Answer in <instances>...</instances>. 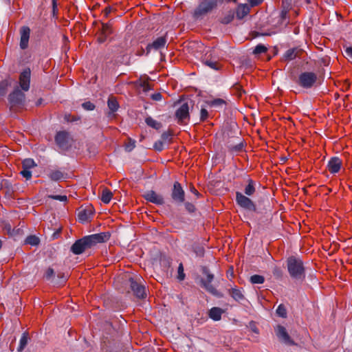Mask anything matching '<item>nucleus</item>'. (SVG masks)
Returning <instances> with one entry per match:
<instances>
[{
	"label": "nucleus",
	"instance_id": "obj_41",
	"mask_svg": "<svg viewBox=\"0 0 352 352\" xmlns=\"http://www.w3.org/2000/svg\"><path fill=\"white\" fill-rule=\"evenodd\" d=\"M82 105L85 109L88 110V111L94 110L95 108V105L90 102H84V103H82Z\"/></svg>",
	"mask_w": 352,
	"mask_h": 352
},
{
	"label": "nucleus",
	"instance_id": "obj_40",
	"mask_svg": "<svg viewBox=\"0 0 352 352\" xmlns=\"http://www.w3.org/2000/svg\"><path fill=\"white\" fill-rule=\"evenodd\" d=\"M208 117V111L204 109V108H201V111H200V120L201 121H204L206 120Z\"/></svg>",
	"mask_w": 352,
	"mask_h": 352
},
{
	"label": "nucleus",
	"instance_id": "obj_5",
	"mask_svg": "<svg viewBox=\"0 0 352 352\" xmlns=\"http://www.w3.org/2000/svg\"><path fill=\"white\" fill-rule=\"evenodd\" d=\"M129 280L134 295L139 298H144L146 296L145 287L138 282V280H140V278L135 280L133 278L129 277Z\"/></svg>",
	"mask_w": 352,
	"mask_h": 352
},
{
	"label": "nucleus",
	"instance_id": "obj_11",
	"mask_svg": "<svg viewBox=\"0 0 352 352\" xmlns=\"http://www.w3.org/2000/svg\"><path fill=\"white\" fill-rule=\"evenodd\" d=\"M171 196L176 202L182 203L184 201V191L181 184L177 182H175L173 184Z\"/></svg>",
	"mask_w": 352,
	"mask_h": 352
},
{
	"label": "nucleus",
	"instance_id": "obj_50",
	"mask_svg": "<svg viewBox=\"0 0 352 352\" xmlns=\"http://www.w3.org/2000/svg\"><path fill=\"white\" fill-rule=\"evenodd\" d=\"M232 19H233V15L232 14L230 16L223 18L222 19V23L227 24V23H230L232 20Z\"/></svg>",
	"mask_w": 352,
	"mask_h": 352
},
{
	"label": "nucleus",
	"instance_id": "obj_47",
	"mask_svg": "<svg viewBox=\"0 0 352 352\" xmlns=\"http://www.w3.org/2000/svg\"><path fill=\"white\" fill-rule=\"evenodd\" d=\"M243 144L240 143V144H238L235 146H233L230 148V149L233 151H239L242 149L243 148Z\"/></svg>",
	"mask_w": 352,
	"mask_h": 352
},
{
	"label": "nucleus",
	"instance_id": "obj_58",
	"mask_svg": "<svg viewBox=\"0 0 352 352\" xmlns=\"http://www.w3.org/2000/svg\"><path fill=\"white\" fill-rule=\"evenodd\" d=\"M254 331L258 333V331L256 329H254Z\"/></svg>",
	"mask_w": 352,
	"mask_h": 352
},
{
	"label": "nucleus",
	"instance_id": "obj_35",
	"mask_svg": "<svg viewBox=\"0 0 352 352\" xmlns=\"http://www.w3.org/2000/svg\"><path fill=\"white\" fill-rule=\"evenodd\" d=\"M276 314L282 318H285L287 316V309L283 305H280L276 309Z\"/></svg>",
	"mask_w": 352,
	"mask_h": 352
},
{
	"label": "nucleus",
	"instance_id": "obj_27",
	"mask_svg": "<svg viewBox=\"0 0 352 352\" xmlns=\"http://www.w3.org/2000/svg\"><path fill=\"white\" fill-rule=\"evenodd\" d=\"M107 104L111 113H114L115 111H116L119 107L117 100L114 98H109L108 100Z\"/></svg>",
	"mask_w": 352,
	"mask_h": 352
},
{
	"label": "nucleus",
	"instance_id": "obj_55",
	"mask_svg": "<svg viewBox=\"0 0 352 352\" xmlns=\"http://www.w3.org/2000/svg\"><path fill=\"white\" fill-rule=\"evenodd\" d=\"M186 208L190 212H193L195 210L194 206L189 203L186 204Z\"/></svg>",
	"mask_w": 352,
	"mask_h": 352
},
{
	"label": "nucleus",
	"instance_id": "obj_53",
	"mask_svg": "<svg viewBox=\"0 0 352 352\" xmlns=\"http://www.w3.org/2000/svg\"><path fill=\"white\" fill-rule=\"evenodd\" d=\"M346 55L350 58H352V47H348L345 50Z\"/></svg>",
	"mask_w": 352,
	"mask_h": 352
},
{
	"label": "nucleus",
	"instance_id": "obj_1",
	"mask_svg": "<svg viewBox=\"0 0 352 352\" xmlns=\"http://www.w3.org/2000/svg\"><path fill=\"white\" fill-rule=\"evenodd\" d=\"M110 238L109 232H100L85 236L77 240L71 247V251L75 254H80L85 250L91 248L96 243H103Z\"/></svg>",
	"mask_w": 352,
	"mask_h": 352
},
{
	"label": "nucleus",
	"instance_id": "obj_33",
	"mask_svg": "<svg viewBox=\"0 0 352 352\" xmlns=\"http://www.w3.org/2000/svg\"><path fill=\"white\" fill-rule=\"evenodd\" d=\"M208 104L211 107H221L225 104L223 99L217 98L208 102Z\"/></svg>",
	"mask_w": 352,
	"mask_h": 352
},
{
	"label": "nucleus",
	"instance_id": "obj_32",
	"mask_svg": "<svg viewBox=\"0 0 352 352\" xmlns=\"http://www.w3.org/2000/svg\"><path fill=\"white\" fill-rule=\"evenodd\" d=\"M255 192V188L254 187L253 182L252 180L249 181L248 184L246 186L245 188V193L247 195H252Z\"/></svg>",
	"mask_w": 352,
	"mask_h": 352
},
{
	"label": "nucleus",
	"instance_id": "obj_45",
	"mask_svg": "<svg viewBox=\"0 0 352 352\" xmlns=\"http://www.w3.org/2000/svg\"><path fill=\"white\" fill-rule=\"evenodd\" d=\"M58 277H60V281H58L56 282V283L57 284H63L64 283H65V281L67 280V278H68V275L67 274H63L60 276V274H58Z\"/></svg>",
	"mask_w": 352,
	"mask_h": 352
},
{
	"label": "nucleus",
	"instance_id": "obj_31",
	"mask_svg": "<svg viewBox=\"0 0 352 352\" xmlns=\"http://www.w3.org/2000/svg\"><path fill=\"white\" fill-rule=\"evenodd\" d=\"M265 278L261 275H253L250 277V281L252 284H262L264 283Z\"/></svg>",
	"mask_w": 352,
	"mask_h": 352
},
{
	"label": "nucleus",
	"instance_id": "obj_24",
	"mask_svg": "<svg viewBox=\"0 0 352 352\" xmlns=\"http://www.w3.org/2000/svg\"><path fill=\"white\" fill-rule=\"evenodd\" d=\"M112 198V192L109 189H104L101 195V200L104 204H109Z\"/></svg>",
	"mask_w": 352,
	"mask_h": 352
},
{
	"label": "nucleus",
	"instance_id": "obj_52",
	"mask_svg": "<svg viewBox=\"0 0 352 352\" xmlns=\"http://www.w3.org/2000/svg\"><path fill=\"white\" fill-rule=\"evenodd\" d=\"M346 55L350 58H352V47H348L345 50Z\"/></svg>",
	"mask_w": 352,
	"mask_h": 352
},
{
	"label": "nucleus",
	"instance_id": "obj_28",
	"mask_svg": "<svg viewBox=\"0 0 352 352\" xmlns=\"http://www.w3.org/2000/svg\"><path fill=\"white\" fill-rule=\"evenodd\" d=\"M296 50L295 49H289L285 52L283 55V58L285 60H292L296 56Z\"/></svg>",
	"mask_w": 352,
	"mask_h": 352
},
{
	"label": "nucleus",
	"instance_id": "obj_48",
	"mask_svg": "<svg viewBox=\"0 0 352 352\" xmlns=\"http://www.w3.org/2000/svg\"><path fill=\"white\" fill-rule=\"evenodd\" d=\"M251 6H256L260 4L263 0H248Z\"/></svg>",
	"mask_w": 352,
	"mask_h": 352
},
{
	"label": "nucleus",
	"instance_id": "obj_7",
	"mask_svg": "<svg viewBox=\"0 0 352 352\" xmlns=\"http://www.w3.org/2000/svg\"><path fill=\"white\" fill-rule=\"evenodd\" d=\"M236 201L237 204L242 208L250 211H255L256 206L250 199L243 195L242 193L237 192L236 194Z\"/></svg>",
	"mask_w": 352,
	"mask_h": 352
},
{
	"label": "nucleus",
	"instance_id": "obj_51",
	"mask_svg": "<svg viewBox=\"0 0 352 352\" xmlns=\"http://www.w3.org/2000/svg\"><path fill=\"white\" fill-rule=\"evenodd\" d=\"M135 147V142H133L127 145H126L125 149L127 151H131Z\"/></svg>",
	"mask_w": 352,
	"mask_h": 352
},
{
	"label": "nucleus",
	"instance_id": "obj_21",
	"mask_svg": "<svg viewBox=\"0 0 352 352\" xmlns=\"http://www.w3.org/2000/svg\"><path fill=\"white\" fill-rule=\"evenodd\" d=\"M250 12V7L247 4H240L236 9V17L243 19Z\"/></svg>",
	"mask_w": 352,
	"mask_h": 352
},
{
	"label": "nucleus",
	"instance_id": "obj_29",
	"mask_svg": "<svg viewBox=\"0 0 352 352\" xmlns=\"http://www.w3.org/2000/svg\"><path fill=\"white\" fill-rule=\"evenodd\" d=\"M28 335L26 333H23L20 339L19 345L17 349L18 351L21 352L25 349V347L26 346V345L28 344Z\"/></svg>",
	"mask_w": 352,
	"mask_h": 352
},
{
	"label": "nucleus",
	"instance_id": "obj_30",
	"mask_svg": "<svg viewBox=\"0 0 352 352\" xmlns=\"http://www.w3.org/2000/svg\"><path fill=\"white\" fill-rule=\"evenodd\" d=\"M36 166V163L32 159H25L22 162V168H25L26 169H31Z\"/></svg>",
	"mask_w": 352,
	"mask_h": 352
},
{
	"label": "nucleus",
	"instance_id": "obj_13",
	"mask_svg": "<svg viewBox=\"0 0 352 352\" xmlns=\"http://www.w3.org/2000/svg\"><path fill=\"white\" fill-rule=\"evenodd\" d=\"M275 333L278 338L281 342L289 344H293V341L290 338L286 329L283 326L278 325L275 328Z\"/></svg>",
	"mask_w": 352,
	"mask_h": 352
},
{
	"label": "nucleus",
	"instance_id": "obj_56",
	"mask_svg": "<svg viewBox=\"0 0 352 352\" xmlns=\"http://www.w3.org/2000/svg\"><path fill=\"white\" fill-rule=\"evenodd\" d=\"M191 191H192V192H194L195 195H197V194H198L197 190L194 187H192V188H191Z\"/></svg>",
	"mask_w": 352,
	"mask_h": 352
},
{
	"label": "nucleus",
	"instance_id": "obj_3",
	"mask_svg": "<svg viewBox=\"0 0 352 352\" xmlns=\"http://www.w3.org/2000/svg\"><path fill=\"white\" fill-rule=\"evenodd\" d=\"M219 0H200L199 3L194 11V16L199 18L216 8Z\"/></svg>",
	"mask_w": 352,
	"mask_h": 352
},
{
	"label": "nucleus",
	"instance_id": "obj_43",
	"mask_svg": "<svg viewBox=\"0 0 352 352\" xmlns=\"http://www.w3.org/2000/svg\"><path fill=\"white\" fill-rule=\"evenodd\" d=\"M54 270L52 269V268H48L46 272H45V277L47 278V279H50L53 276H54Z\"/></svg>",
	"mask_w": 352,
	"mask_h": 352
},
{
	"label": "nucleus",
	"instance_id": "obj_23",
	"mask_svg": "<svg viewBox=\"0 0 352 352\" xmlns=\"http://www.w3.org/2000/svg\"><path fill=\"white\" fill-rule=\"evenodd\" d=\"M231 296L236 301H240L244 298L241 290L237 288H232L230 291Z\"/></svg>",
	"mask_w": 352,
	"mask_h": 352
},
{
	"label": "nucleus",
	"instance_id": "obj_37",
	"mask_svg": "<svg viewBox=\"0 0 352 352\" xmlns=\"http://www.w3.org/2000/svg\"><path fill=\"white\" fill-rule=\"evenodd\" d=\"M177 272H178L177 278L179 280H183L185 278V274L184 272V267H183L182 263H180L179 265Z\"/></svg>",
	"mask_w": 352,
	"mask_h": 352
},
{
	"label": "nucleus",
	"instance_id": "obj_49",
	"mask_svg": "<svg viewBox=\"0 0 352 352\" xmlns=\"http://www.w3.org/2000/svg\"><path fill=\"white\" fill-rule=\"evenodd\" d=\"M154 147L157 151H160L163 149V143L162 142H156Z\"/></svg>",
	"mask_w": 352,
	"mask_h": 352
},
{
	"label": "nucleus",
	"instance_id": "obj_44",
	"mask_svg": "<svg viewBox=\"0 0 352 352\" xmlns=\"http://www.w3.org/2000/svg\"><path fill=\"white\" fill-rule=\"evenodd\" d=\"M51 198H52L53 199L60 201H67V196H65V195H53V196H51Z\"/></svg>",
	"mask_w": 352,
	"mask_h": 352
},
{
	"label": "nucleus",
	"instance_id": "obj_20",
	"mask_svg": "<svg viewBox=\"0 0 352 352\" xmlns=\"http://www.w3.org/2000/svg\"><path fill=\"white\" fill-rule=\"evenodd\" d=\"M202 62L204 65H207L210 68L214 70H219L221 67L216 58H210L207 56V54L203 58Z\"/></svg>",
	"mask_w": 352,
	"mask_h": 352
},
{
	"label": "nucleus",
	"instance_id": "obj_39",
	"mask_svg": "<svg viewBox=\"0 0 352 352\" xmlns=\"http://www.w3.org/2000/svg\"><path fill=\"white\" fill-rule=\"evenodd\" d=\"M21 174L26 179H29L32 177V172L30 169L23 168V170L21 171Z\"/></svg>",
	"mask_w": 352,
	"mask_h": 352
},
{
	"label": "nucleus",
	"instance_id": "obj_38",
	"mask_svg": "<svg viewBox=\"0 0 352 352\" xmlns=\"http://www.w3.org/2000/svg\"><path fill=\"white\" fill-rule=\"evenodd\" d=\"M287 15H288V11L285 9H283V10H281V12H280V20H281V23H287V22L285 21L286 19H287Z\"/></svg>",
	"mask_w": 352,
	"mask_h": 352
},
{
	"label": "nucleus",
	"instance_id": "obj_46",
	"mask_svg": "<svg viewBox=\"0 0 352 352\" xmlns=\"http://www.w3.org/2000/svg\"><path fill=\"white\" fill-rule=\"evenodd\" d=\"M162 94L160 93H155V94H153L151 95V98L153 100H155V101H159V100H161L162 99Z\"/></svg>",
	"mask_w": 352,
	"mask_h": 352
},
{
	"label": "nucleus",
	"instance_id": "obj_15",
	"mask_svg": "<svg viewBox=\"0 0 352 352\" xmlns=\"http://www.w3.org/2000/svg\"><path fill=\"white\" fill-rule=\"evenodd\" d=\"M166 38L160 36L155 39L152 43L148 44L146 47V54H148L152 49L159 50L164 47L166 43Z\"/></svg>",
	"mask_w": 352,
	"mask_h": 352
},
{
	"label": "nucleus",
	"instance_id": "obj_34",
	"mask_svg": "<svg viewBox=\"0 0 352 352\" xmlns=\"http://www.w3.org/2000/svg\"><path fill=\"white\" fill-rule=\"evenodd\" d=\"M25 243L32 245H36L39 243V239L36 236H29L26 238Z\"/></svg>",
	"mask_w": 352,
	"mask_h": 352
},
{
	"label": "nucleus",
	"instance_id": "obj_9",
	"mask_svg": "<svg viewBox=\"0 0 352 352\" xmlns=\"http://www.w3.org/2000/svg\"><path fill=\"white\" fill-rule=\"evenodd\" d=\"M31 71L30 69L23 70L19 76V85L23 91L29 90L30 85Z\"/></svg>",
	"mask_w": 352,
	"mask_h": 352
},
{
	"label": "nucleus",
	"instance_id": "obj_18",
	"mask_svg": "<svg viewBox=\"0 0 352 352\" xmlns=\"http://www.w3.org/2000/svg\"><path fill=\"white\" fill-rule=\"evenodd\" d=\"M94 212L92 207L88 206L79 211L78 214V220L83 223L87 222L91 218Z\"/></svg>",
	"mask_w": 352,
	"mask_h": 352
},
{
	"label": "nucleus",
	"instance_id": "obj_42",
	"mask_svg": "<svg viewBox=\"0 0 352 352\" xmlns=\"http://www.w3.org/2000/svg\"><path fill=\"white\" fill-rule=\"evenodd\" d=\"M8 86L7 82H2L0 83V95H4L6 94V88Z\"/></svg>",
	"mask_w": 352,
	"mask_h": 352
},
{
	"label": "nucleus",
	"instance_id": "obj_57",
	"mask_svg": "<svg viewBox=\"0 0 352 352\" xmlns=\"http://www.w3.org/2000/svg\"><path fill=\"white\" fill-rule=\"evenodd\" d=\"M144 53V49H141V51H140V52H138L137 54L139 55V56H141Z\"/></svg>",
	"mask_w": 352,
	"mask_h": 352
},
{
	"label": "nucleus",
	"instance_id": "obj_25",
	"mask_svg": "<svg viewBox=\"0 0 352 352\" xmlns=\"http://www.w3.org/2000/svg\"><path fill=\"white\" fill-rule=\"evenodd\" d=\"M48 177L53 181H58L63 177V174L60 170H54L49 173Z\"/></svg>",
	"mask_w": 352,
	"mask_h": 352
},
{
	"label": "nucleus",
	"instance_id": "obj_16",
	"mask_svg": "<svg viewBox=\"0 0 352 352\" xmlns=\"http://www.w3.org/2000/svg\"><path fill=\"white\" fill-rule=\"evenodd\" d=\"M342 164V160L338 157H331L327 164V168L331 173H337L340 171Z\"/></svg>",
	"mask_w": 352,
	"mask_h": 352
},
{
	"label": "nucleus",
	"instance_id": "obj_14",
	"mask_svg": "<svg viewBox=\"0 0 352 352\" xmlns=\"http://www.w3.org/2000/svg\"><path fill=\"white\" fill-rule=\"evenodd\" d=\"M30 35V29L28 26H23L20 29V47L25 50L28 46Z\"/></svg>",
	"mask_w": 352,
	"mask_h": 352
},
{
	"label": "nucleus",
	"instance_id": "obj_26",
	"mask_svg": "<svg viewBox=\"0 0 352 352\" xmlns=\"http://www.w3.org/2000/svg\"><path fill=\"white\" fill-rule=\"evenodd\" d=\"M145 122L147 125L155 129H159L161 128L162 124L160 122H157V120L153 119L151 117H148L146 118Z\"/></svg>",
	"mask_w": 352,
	"mask_h": 352
},
{
	"label": "nucleus",
	"instance_id": "obj_54",
	"mask_svg": "<svg viewBox=\"0 0 352 352\" xmlns=\"http://www.w3.org/2000/svg\"><path fill=\"white\" fill-rule=\"evenodd\" d=\"M112 10V8L111 7H107L104 8V10H103V14L105 16H108V15L109 14V13L111 12Z\"/></svg>",
	"mask_w": 352,
	"mask_h": 352
},
{
	"label": "nucleus",
	"instance_id": "obj_12",
	"mask_svg": "<svg viewBox=\"0 0 352 352\" xmlns=\"http://www.w3.org/2000/svg\"><path fill=\"white\" fill-rule=\"evenodd\" d=\"M143 197L146 201L157 205H162L164 203L163 197L153 190L145 192Z\"/></svg>",
	"mask_w": 352,
	"mask_h": 352
},
{
	"label": "nucleus",
	"instance_id": "obj_36",
	"mask_svg": "<svg viewBox=\"0 0 352 352\" xmlns=\"http://www.w3.org/2000/svg\"><path fill=\"white\" fill-rule=\"evenodd\" d=\"M266 51H267V47L262 44H259L256 46L253 52L255 54H260L265 52Z\"/></svg>",
	"mask_w": 352,
	"mask_h": 352
},
{
	"label": "nucleus",
	"instance_id": "obj_2",
	"mask_svg": "<svg viewBox=\"0 0 352 352\" xmlns=\"http://www.w3.org/2000/svg\"><path fill=\"white\" fill-rule=\"evenodd\" d=\"M287 269L289 275L295 279H302L305 277V268L302 261L292 256L287 259Z\"/></svg>",
	"mask_w": 352,
	"mask_h": 352
},
{
	"label": "nucleus",
	"instance_id": "obj_19",
	"mask_svg": "<svg viewBox=\"0 0 352 352\" xmlns=\"http://www.w3.org/2000/svg\"><path fill=\"white\" fill-rule=\"evenodd\" d=\"M225 311L219 307H212L208 311V316L214 321H219L221 319L222 314Z\"/></svg>",
	"mask_w": 352,
	"mask_h": 352
},
{
	"label": "nucleus",
	"instance_id": "obj_17",
	"mask_svg": "<svg viewBox=\"0 0 352 352\" xmlns=\"http://www.w3.org/2000/svg\"><path fill=\"white\" fill-rule=\"evenodd\" d=\"M25 99V94L18 89H16L9 96V101L12 106L21 104Z\"/></svg>",
	"mask_w": 352,
	"mask_h": 352
},
{
	"label": "nucleus",
	"instance_id": "obj_4",
	"mask_svg": "<svg viewBox=\"0 0 352 352\" xmlns=\"http://www.w3.org/2000/svg\"><path fill=\"white\" fill-rule=\"evenodd\" d=\"M316 74L313 72H303L298 78V84L303 88H311L316 82Z\"/></svg>",
	"mask_w": 352,
	"mask_h": 352
},
{
	"label": "nucleus",
	"instance_id": "obj_6",
	"mask_svg": "<svg viewBox=\"0 0 352 352\" xmlns=\"http://www.w3.org/2000/svg\"><path fill=\"white\" fill-rule=\"evenodd\" d=\"M190 104L188 102H184L176 111L175 116L178 122L186 123L189 119Z\"/></svg>",
	"mask_w": 352,
	"mask_h": 352
},
{
	"label": "nucleus",
	"instance_id": "obj_10",
	"mask_svg": "<svg viewBox=\"0 0 352 352\" xmlns=\"http://www.w3.org/2000/svg\"><path fill=\"white\" fill-rule=\"evenodd\" d=\"M55 141L60 148L65 149L69 146L70 136L69 133L65 131H60L57 133L55 137Z\"/></svg>",
	"mask_w": 352,
	"mask_h": 352
},
{
	"label": "nucleus",
	"instance_id": "obj_8",
	"mask_svg": "<svg viewBox=\"0 0 352 352\" xmlns=\"http://www.w3.org/2000/svg\"><path fill=\"white\" fill-rule=\"evenodd\" d=\"M204 274L206 275V279L201 280L202 287L212 294L219 296L217 290L211 284L214 278L213 274L209 273L206 270H204Z\"/></svg>",
	"mask_w": 352,
	"mask_h": 352
},
{
	"label": "nucleus",
	"instance_id": "obj_22",
	"mask_svg": "<svg viewBox=\"0 0 352 352\" xmlns=\"http://www.w3.org/2000/svg\"><path fill=\"white\" fill-rule=\"evenodd\" d=\"M111 33V27L107 23H103L102 28V36L98 38L99 42H104L106 37Z\"/></svg>",
	"mask_w": 352,
	"mask_h": 352
}]
</instances>
